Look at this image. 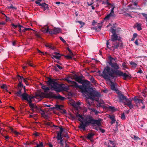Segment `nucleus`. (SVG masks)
<instances>
[{"instance_id":"obj_1","label":"nucleus","mask_w":147,"mask_h":147,"mask_svg":"<svg viewBox=\"0 0 147 147\" xmlns=\"http://www.w3.org/2000/svg\"><path fill=\"white\" fill-rule=\"evenodd\" d=\"M74 79L78 82L82 84L81 86H85V89H83V93H85L88 96L89 99L92 101L95 100L98 102L99 98L100 97V93L94 90L93 88L88 87V86L90 84V82L88 80H82V78L80 76H76Z\"/></svg>"},{"instance_id":"obj_2","label":"nucleus","mask_w":147,"mask_h":147,"mask_svg":"<svg viewBox=\"0 0 147 147\" xmlns=\"http://www.w3.org/2000/svg\"><path fill=\"white\" fill-rule=\"evenodd\" d=\"M105 79L110 80V78L112 79H115L117 77L123 76V79L126 80L129 77L131 78L130 76L126 73H123L120 70H115L111 69L109 66H107L102 71V74L101 75Z\"/></svg>"},{"instance_id":"obj_3","label":"nucleus","mask_w":147,"mask_h":147,"mask_svg":"<svg viewBox=\"0 0 147 147\" xmlns=\"http://www.w3.org/2000/svg\"><path fill=\"white\" fill-rule=\"evenodd\" d=\"M78 120L81 122L78 126L79 128L80 129H82L84 131L86 130V127L91 125L92 126H95L96 125L98 127H95L94 129L98 131L99 128L102 126L101 121L102 119H94L93 117L90 115H87L85 119L84 120V122L80 119L79 118Z\"/></svg>"},{"instance_id":"obj_4","label":"nucleus","mask_w":147,"mask_h":147,"mask_svg":"<svg viewBox=\"0 0 147 147\" xmlns=\"http://www.w3.org/2000/svg\"><path fill=\"white\" fill-rule=\"evenodd\" d=\"M111 32L112 33V35L111 37V40L113 42V46L112 47L113 48V50L115 49H118V47L120 46H122V44L119 42L120 39L119 37L116 33V30L114 29L113 28H111Z\"/></svg>"},{"instance_id":"obj_5","label":"nucleus","mask_w":147,"mask_h":147,"mask_svg":"<svg viewBox=\"0 0 147 147\" xmlns=\"http://www.w3.org/2000/svg\"><path fill=\"white\" fill-rule=\"evenodd\" d=\"M36 97H40L42 98L44 97L49 98H54L56 99H59L62 101L64 100L65 99L64 97L61 96L59 94L56 96L52 92H50L49 93L45 94L43 92H40L36 93Z\"/></svg>"},{"instance_id":"obj_6","label":"nucleus","mask_w":147,"mask_h":147,"mask_svg":"<svg viewBox=\"0 0 147 147\" xmlns=\"http://www.w3.org/2000/svg\"><path fill=\"white\" fill-rule=\"evenodd\" d=\"M46 84L49 86L51 87V90H55L58 92L61 91L60 85L56 82L55 80L49 78L48 81L46 82Z\"/></svg>"},{"instance_id":"obj_7","label":"nucleus","mask_w":147,"mask_h":147,"mask_svg":"<svg viewBox=\"0 0 147 147\" xmlns=\"http://www.w3.org/2000/svg\"><path fill=\"white\" fill-rule=\"evenodd\" d=\"M24 92L22 93L21 92V89L19 90L18 92H14V94L15 95L18 97H20L21 99H23V97H26L28 99L32 100L33 98V97L30 95H29L28 94L26 93L25 87H24Z\"/></svg>"},{"instance_id":"obj_8","label":"nucleus","mask_w":147,"mask_h":147,"mask_svg":"<svg viewBox=\"0 0 147 147\" xmlns=\"http://www.w3.org/2000/svg\"><path fill=\"white\" fill-rule=\"evenodd\" d=\"M60 129V131L57 132V136L56 138L58 141H59V143L60 144L61 146H63V137L62 136V133L65 131V129H63L61 127H59Z\"/></svg>"},{"instance_id":"obj_9","label":"nucleus","mask_w":147,"mask_h":147,"mask_svg":"<svg viewBox=\"0 0 147 147\" xmlns=\"http://www.w3.org/2000/svg\"><path fill=\"white\" fill-rule=\"evenodd\" d=\"M109 61L108 63L112 68L111 69L115 70H119V69H120L119 65L116 63L112 62V60L113 59L115 60V59L113 58L111 56L109 57Z\"/></svg>"},{"instance_id":"obj_10","label":"nucleus","mask_w":147,"mask_h":147,"mask_svg":"<svg viewBox=\"0 0 147 147\" xmlns=\"http://www.w3.org/2000/svg\"><path fill=\"white\" fill-rule=\"evenodd\" d=\"M69 83L71 84V86H74L76 88H78L81 90L82 92L83 93V89H85V86H81L78 85V84L76 82L71 80H67Z\"/></svg>"},{"instance_id":"obj_11","label":"nucleus","mask_w":147,"mask_h":147,"mask_svg":"<svg viewBox=\"0 0 147 147\" xmlns=\"http://www.w3.org/2000/svg\"><path fill=\"white\" fill-rule=\"evenodd\" d=\"M31 110L32 112V113H33L34 111H35L36 113H40V111H41L43 113H41L42 115L43 114H45V112L44 111H43L42 109L39 108L35 104L34 105V106L33 107V108H31Z\"/></svg>"},{"instance_id":"obj_12","label":"nucleus","mask_w":147,"mask_h":147,"mask_svg":"<svg viewBox=\"0 0 147 147\" xmlns=\"http://www.w3.org/2000/svg\"><path fill=\"white\" fill-rule=\"evenodd\" d=\"M61 29L60 28H54L52 30H51L49 32V33L51 34H57L61 32Z\"/></svg>"},{"instance_id":"obj_13","label":"nucleus","mask_w":147,"mask_h":147,"mask_svg":"<svg viewBox=\"0 0 147 147\" xmlns=\"http://www.w3.org/2000/svg\"><path fill=\"white\" fill-rule=\"evenodd\" d=\"M117 93L118 94L120 102H123V101H125L127 98L126 96H124L123 94H122L121 92L120 91H118Z\"/></svg>"},{"instance_id":"obj_14","label":"nucleus","mask_w":147,"mask_h":147,"mask_svg":"<svg viewBox=\"0 0 147 147\" xmlns=\"http://www.w3.org/2000/svg\"><path fill=\"white\" fill-rule=\"evenodd\" d=\"M115 8L114 7H113L111 9V11L110 13L107 15L104 18V20H107L109 19V18L111 16H115L114 14V9Z\"/></svg>"},{"instance_id":"obj_15","label":"nucleus","mask_w":147,"mask_h":147,"mask_svg":"<svg viewBox=\"0 0 147 147\" xmlns=\"http://www.w3.org/2000/svg\"><path fill=\"white\" fill-rule=\"evenodd\" d=\"M126 102H124V104L125 105H127V106L129 107L130 109H131L133 108L134 106L131 104V100L130 99H128L127 98L125 100Z\"/></svg>"},{"instance_id":"obj_16","label":"nucleus","mask_w":147,"mask_h":147,"mask_svg":"<svg viewBox=\"0 0 147 147\" xmlns=\"http://www.w3.org/2000/svg\"><path fill=\"white\" fill-rule=\"evenodd\" d=\"M18 80L19 81V83L18 85V87H16V88L18 90V91H16V92H18L21 89V92H22V87L24 89V86H23V85L22 83V81L20 80L19 79H18ZM15 91H14V92Z\"/></svg>"},{"instance_id":"obj_17","label":"nucleus","mask_w":147,"mask_h":147,"mask_svg":"<svg viewBox=\"0 0 147 147\" xmlns=\"http://www.w3.org/2000/svg\"><path fill=\"white\" fill-rule=\"evenodd\" d=\"M22 100H25L28 102V103L29 104V106L31 108H33L34 106V104L32 103V100L28 99L26 97H23V99H21Z\"/></svg>"},{"instance_id":"obj_18","label":"nucleus","mask_w":147,"mask_h":147,"mask_svg":"<svg viewBox=\"0 0 147 147\" xmlns=\"http://www.w3.org/2000/svg\"><path fill=\"white\" fill-rule=\"evenodd\" d=\"M111 83L110 86L112 90L115 91L117 93L119 91L117 88L115 87V84L113 82L111 81Z\"/></svg>"},{"instance_id":"obj_19","label":"nucleus","mask_w":147,"mask_h":147,"mask_svg":"<svg viewBox=\"0 0 147 147\" xmlns=\"http://www.w3.org/2000/svg\"><path fill=\"white\" fill-rule=\"evenodd\" d=\"M40 84L43 90L45 92H46L50 90L49 88L47 87L46 85L43 84L41 83Z\"/></svg>"},{"instance_id":"obj_20","label":"nucleus","mask_w":147,"mask_h":147,"mask_svg":"<svg viewBox=\"0 0 147 147\" xmlns=\"http://www.w3.org/2000/svg\"><path fill=\"white\" fill-rule=\"evenodd\" d=\"M134 99L137 105L138 103L140 104V103L143 104V103L144 102L143 100L137 98L136 97H134Z\"/></svg>"},{"instance_id":"obj_21","label":"nucleus","mask_w":147,"mask_h":147,"mask_svg":"<svg viewBox=\"0 0 147 147\" xmlns=\"http://www.w3.org/2000/svg\"><path fill=\"white\" fill-rule=\"evenodd\" d=\"M40 6H42V7L44 8L43 9L44 11H45L46 10H48L49 9L48 5L46 4L45 3H42V4H40Z\"/></svg>"},{"instance_id":"obj_22","label":"nucleus","mask_w":147,"mask_h":147,"mask_svg":"<svg viewBox=\"0 0 147 147\" xmlns=\"http://www.w3.org/2000/svg\"><path fill=\"white\" fill-rule=\"evenodd\" d=\"M102 26L97 25V26L94 27L93 28V29L95 30L96 31L98 32L100 31L101 29Z\"/></svg>"},{"instance_id":"obj_23","label":"nucleus","mask_w":147,"mask_h":147,"mask_svg":"<svg viewBox=\"0 0 147 147\" xmlns=\"http://www.w3.org/2000/svg\"><path fill=\"white\" fill-rule=\"evenodd\" d=\"M141 26V24H140L137 23L136 24V27L137 28V30L138 31H140L142 29Z\"/></svg>"},{"instance_id":"obj_24","label":"nucleus","mask_w":147,"mask_h":147,"mask_svg":"<svg viewBox=\"0 0 147 147\" xmlns=\"http://www.w3.org/2000/svg\"><path fill=\"white\" fill-rule=\"evenodd\" d=\"M34 32V34L35 36L38 38L42 39V38L41 37L40 35L36 31H34L33 30Z\"/></svg>"},{"instance_id":"obj_25","label":"nucleus","mask_w":147,"mask_h":147,"mask_svg":"<svg viewBox=\"0 0 147 147\" xmlns=\"http://www.w3.org/2000/svg\"><path fill=\"white\" fill-rule=\"evenodd\" d=\"M61 55H54L53 54L52 55V58L53 59H54V58H55L57 59H59L61 57Z\"/></svg>"},{"instance_id":"obj_26","label":"nucleus","mask_w":147,"mask_h":147,"mask_svg":"<svg viewBox=\"0 0 147 147\" xmlns=\"http://www.w3.org/2000/svg\"><path fill=\"white\" fill-rule=\"evenodd\" d=\"M76 118L77 117H79L81 119H82V120H84L83 121H82L83 122H84V120L85 119H84V117L82 116V115H80V114H79V113H77V114L76 115ZM86 117H87V116L85 118H86Z\"/></svg>"},{"instance_id":"obj_27","label":"nucleus","mask_w":147,"mask_h":147,"mask_svg":"<svg viewBox=\"0 0 147 147\" xmlns=\"http://www.w3.org/2000/svg\"><path fill=\"white\" fill-rule=\"evenodd\" d=\"M94 135V134L93 133H89L87 136L86 137V138L88 139H90L91 138H93V136Z\"/></svg>"},{"instance_id":"obj_28","label":"nucleus","mask_w":147,"mask_h":147,"mask_svg":"<svg viewBox=\"0 0 147 147\" xmlns=\"http://www.w3.org/2000/svg\"><path fill=\"white\" fill-rule=\"evenodd\" d=\"M89 109H90L91 110V111L94 112L96 115H97L98 113H99L98 111H97L94 108H89Z\"/></svg>"},{"instance_id":"obj_29","label":"nucleus","mask_w":147,"mask_h":147,"mask_svg":"<svg viewBox=\"0 0 147 147\" xmlns=\"http://www.w3.org/2000/svg\"><path fill=\"white\" fill-rule=\"evenodd\" d=\"M49 27L48 26H47V29H46V28L42 30V32L44 33H49V32L50 31H49Z\"/></svg>"},{"instance_id":"obj_30","label":"nucleus","mask_w":147,"mask_h":147,"mask_svg":"<svg viewBox=\"0 0 147 147\" xmlns=\"http://www.w3.org/2000/svg\"><path fill=\"white\" fill-rule=\"evenodd\" d=\"M46 47H49L52 49H54V47L52 45L49 44H46L45 45Z\"/></svg>"},{"instance_id":"obj_31","label":"nucleus","mask_w":147,"mask_h":147,"mask_svg":"<svg viewBox=\"0 0 147 147\" xmlns=\"http://www.w3.org/2000/svg\"><path fill=\"white\" fill-rule=\"evenodd\" d=\"M63 107V106L61 105H57L55 106V108L60 110L62 109V108Z\"/></svg>"},{"instance_id":"obj_32","label":"nucleus","mask_w":147,"mask_h":147,"mask_svg":"<svg viewBox=\"0 0 147 147\" xmlns=\"http://www.w3.org/2000/svg\"><path fill=\"white\" fill-rule=\"evenodd\" d=\"M1 88L2 89H5L7 92H8V90H7V87L6 85L3 84L1 86Z\"/></svg>"},{"instance_id":"obj_33","label":"nucleus","mask_w":147,"mask_h":147,"mask_svg":"<svg viewBox=\"0 0 147 147\" xmlns=\"http://www.w3.org/2000/svg\"><path fill=\"white\" fill-rule=\"evenodd\" d=\"M33 30L31 28H24V29L23 30H22V32H24L27 30Z\"/></svg>"},{"instance_id":"obj_34","label":"nucleus","mask_w":147,"mask_h":147,"mask_svg":"<svg viewBox=\"0 0 147 147\" xmlns=\"http://www.w3.org/2000/svg\"><path fill=\"white\" fill-rule=\"evenodd\" d=\"M109 109H111V110L113 111H116L117 110V109L114 107L109 106Z\"/></svg>"},{"instance_id":"obj_35","label":"nucleus","mask_w":147,"mask_h":147,"mask_svg":"<svg viewBox=\"0 0 147 147\" xmlns=\"http://www.w3.org/2000/svg\"><path fill=\"white\" fill-rule=\"evenodd\" d=\"M69 116L70 117L71 119L72 120L76 119V116H74V115L72 114H70L69 115Z\"/></svg>"},{"instance_id":"obj_36","label":"nucleus","mask_w":147,"mask_h":147,"mask_svg":"<svg viewBox=\"0 0 147 147\" xmlns=\"http://www.w3.org/2000/svg\"><path fill=\"white\" fill-rule=\"evenodd\" d=\"M45 124L46 125H48L49 126H50L51 127L53 126V124L52 123H51L50 122H46L45 123Z\"/></svg>"},{"instance_id":"obj_37","label":"nucleus","mask_w":147,"mask_h":147,"mask_svg":"<svg viewBox=\"0 0 147 147\" xmlns=\"http://www.w3.org/2000/svg\"><path fill=\"white\" fill-rule=\"evenodd\" d=\"M130 64L132 66V67H136L137 65L135 63L131 61L130 62Z\"/></svg>"},{"instance_id":"obj_38","label":"nucleus","mask_w":147,"mask_h":147,"mask_svg":"<svg viewBox=\"0 0 147 147\" xmlns=\"http://www.w3.org/2000/svg\"><path fill=\"white\" fill-rule=\"evenodd\" d=\"M91 81L94 84L96 83V81L94 79V78L93 77H91L90 79Z\"/></svg>"},{"instance_id":"obj_39","label":"nucleus","mask_w":147,"mask_h":147,"mask_svg":"<svg viewBox=\"0 0 147 147\" xmlns=\"http://www.w3.org/2000/svg\"><path fill=\"white\" fill-rule=\"evenodd\" d=\"M78 22L81 25V26L80 27L81 28L85 24V23L82 22V21H78Z\"/></svg>"},{"instance_id":"obj_40","label":"nucleus","mask_w":147,"mask_h":147,"mask_svg":"<svg viewBox=\"0 0 147 147\" xmlns=\"http://www.w3.org/2000/svg\"><path fill=\"white\" fill-rule=\"evenodd\" d=\"M109 142L110 143L112 144L113 147H115L116 144L115 143H114L113 141L112 140H109Z\"/></svg>"},{"instance_id":"obj_41","label":"nucleus","mask_w":147,"mask_h":147,"mask_svg":"<svg viewBox=\"0 0 147 147\" xmlns=\"http://www.w3.org/2000/svg\"><path fill=\"white\" fill-rule=\"evenodd\" d=\"M121 118L123 120H124L125 119V117L124 113H123L121 114Z\"/></svg>"},{"instance_id":"obj_42","label":"nucleus","mask_w":147,"mask_h":147,"mask_svg":"<svg viewBox=\"0 0 147 147\" xmlns=\"http://www.w3.org/2000/svg\"><path fill=\"white\" fill-rule=\"evenodd\" d=\"M43 146V144L42 142H41L39 144H37V146L36 147H42Z\"/></svg>"},{"instance_id":"obj_43","label":"nucleus","mask_w":147,"mask_h":147,"mask_svg":"<svg viewBox=\"0 0 147 147\" xmlns=\"http://www.w3.org/2000/svg\"><path fill=\"white\" fill-rule=\"evenodd\" d=\"M109 118H110L111 120H113L115 119V117L113 115H109Z\"/></svg>"},{"instance_id":"obj_44","label":"nucleus","mask_w":147,"mask_h":147,"mask_svg":"<svg viewBox=\"0 0 147 147\" xmlns=\"http://www.w3.org/2000/svg\"><path fill=\"white\" fill-rule=\"evenodd\" d=\"M65 58H66L67 59H72V57L70 55H65Z\"/></svg>"},{"instance_id":"obj_45","label":"nucleus","mask_w":147,"mask_h":147,"mask_svg":"<svg viewBox=\"0 0 147 147\" xmlns=\"http://www.w3.org/2000/svg\"><path fill=\"white\" fill-rule=\"evenodd\" d=\"M67 49L69 51V53H70V55H73V54L72 53V52L71 50L68 47H67Z\"/></svg>"},{"instance_id":"obj_46","label":"nucleus","mask_w":147,"mask_h":147,"mask_svg":"<svg viewBox=\"0 0 147 147\" xmlns=\"http://www.w3.org/2000/svg\"><path fill=\"white\" fill-rule=\"evenodd\" d=\"M99 130L102 133H104L105 132V130L104 129H102L101 127H100V128H99Z\"/></svg>"},{"instance_id":"obj_47","label":"nucleus","mask_w":147,"mask_h":147,"mask_svg":"<svg viewBox=\"0 0 147 147\" xmlns=\"http://www.w3.org/2000/svg\"><path fill=\"white\" fill-rule=\"evenodd\" d=\"M57 67L60 69L61 70L63 69V67L60 66L59 65L57 64L56 65Z\"/></svg>"},{"instance_id":"obj_48","label":"nucleus","mask_w":147,"mask_h":147,"mask_svg":"<svg viewBox=\"0 0 147 147\" xmlns=\"http://www.w3.org/2000/svg\"><path fill=\"white\" fill-rule=\"evenodd\" d=\"M63 137H65L67 139H68L69 138V136L67 134V133L66 132V134L64 135H63Z\"/></svg>"},{"instance_id":"obj_49","label":"nucleus","mask_w":147,"mask_h":147,"mask_svg":"<svg viewBox=\"0 0 147 147\" xmlns=\"http://www.w3.org/2000/svg\"><path fill=\"white\" fill-rule=\"evenodd\" d=\"M8 8L9 9H16V8H15L14 7L13 5H11L10 6H9V7H8Z\"/></svg>"},{"instance_id":"obj_50","label":"nucleus","mask_w":147,"mask_h":147,"mask_svg":"<svg viewBox=\"0 0 147 147\" xmlns=\"http://www.w3.org/2000/svg\"><path fill=\"white\" fill-rule=\"evenodd\" d=\"M37 52L38 53H39V54L40 55H42V54L43 55H44V53L41 51L40 50H39L38 49H37Z\"/></svg>"},{"instance_id":"obj_51","label":"nucleus","mask_w":147,"mask_h":147,"mask_svg":"<svg viewBox=\"0 0 147 147\" xmlns=\"http://www.w3.org/2000/svg\"><path fill=\"white\" fill-rule=\"evenodd\" d=\"M59 38L60 39V40H61L64 43H66V41L64 40V39L61 37H59Z\"/></svg>"},{"instance_id":"obj_52","label":"nucleus","mask_w":147,"mask_h":147,"mask_svg":"<svg viewBox=\"0 0 147 147\" xmlns=\"http://www.w3.org/2000/svg\"><path fill=\"white\" fill-rule=\"evenodd\" d=\"M127 66V65H126V63L125 62H123L122 63V66L123 67L126 68Z\"/></svg>"},{"instance_id":"obj_53","label":"nucleus","mask_w":147,"mask_h":147,"mask_svg":"<svg viewBox=\"0 0 147 147\" xmlns=\"http://www.w3.org/2000/svg\"><path fill=\"white\" fill-rule=\"evenodd\" d=\"M54 69L56 71H59V70L57 68V67L56 66V65H55V66H54Z\"/></svg>"},{"instance_id":"obj_54","label":"nucleus","mask_w":147,"mask_h":147,"mask_svg":"<svg viewBox=\"0 0 147 147\" xmlns=\"http://www.w3.org/2000/svg\"><path fill=\"white\" fill-rule=\"evenodd\" d=\"M141 14L144 16L145 17L146 19L147 18V14L144 13H141Z\"/></svg>"},{"instance_id":"obj_55","label":"nucleus","mask_w":147,"mask_h":147,"mask_svg":"<svg viewBox=\"0 0 147 147\" xmlns=\"http://www.w3.org/2000/svg\"><path fill=\"white\" fill-rule=\"evenodd\" d=\"M27 64H28L30 66L32 67H34V66H33L32 63H30V61H28L27 62Z\"/></svg>"},{"instance_id":"obj_56","label":"nucleus","mask_w":147,"mask_h":147,"mask_svg":"<svg viewBox=\"0 0 147 147\" xmlns=\"http://www.w3.org/2000/svg\"><path fill=\"white\" fill-rule=\"evenodd\" d=\"M24 80V82L25 83V84H26V85H28V82L26 80V79H24V80Z\"/></svg>"},{"instance_id":"obj_57","label":"nucleus","mask_w":147,"mask_h":147,"mask_svg":"<svg viewBox=\"0 0 147 147\" xmlns=\"http://www.w3.org/2000/svg\"><path fill=\"white\" fill-rule=\"evenodd\" d=\"M87 3L88 4V6H91L93 4V2H92L90 3H89L88 2H87Z\"/></svg>"},{"instance_id":"obj_58","label":"nucleus","mask_w":147,"mask_h":147,"mask_svg":"<svg viewBox=\"0 0 147 147\" xmlns=\"http://www.w3.org/2000/svg\"><path fill=\"white\" fill-rule=\"evenodd\" d=\"M138 36V34H137L136 33H134L133 34V37L135 38Z\"/></svg>"},{"instance_id":"obj_59","label":"nucleus","mask_w":147,"mask_h":147,"mask_svg":"<svg viewBox=\"0 0 147 147\" xmlns=\"http://www.w3.org/2000/svg\"><path fill=\"white\" fill-rule=\"evenodd\" d=\"M116 123H117V125H116V128H115V130H114V131H115V132H116L118 130V128H117V124L118 123V122H116Z\"/></svg>"},{"instance_id":"obj_60","label":"nucleus","mask_w":147,"mask_h":147,"mask_svg":"<svg viewBox=\"0 0 147 147\" xmlns=\"http://www.w3.org/2000/svg\"><path fill=\"white\" fill-rule=\"evenodd\" d=\"M109 0H106V4L109 5H111L112 4L111 3H109L108 2V1Z\"/></svg>"},{"instance_id":"obj_61","label":"nucleus","mask_w":147,"mask_h":147,"mask_svg":"<svg viewBox=\"0 0 147 147\" xmlns=\"http://www.w3.org/2000/svg\"><path fill=\"white\" fill-rule=\"evenodd\" d=\"M135 44L137 45H139V44H138V40L137 39H136L135 41Z\"/></svg>"},{"instance_id":"obj_62","label":"nucleus","mask_w":147,"mask_h":147,"mask_svg":"<svg viewBox=\"0 0 147 147\" xmlns=\"http://www.w3.org/2000/svg\"><path fill=\"white\" fill-rule=\"evenodd\" d=\"M35 3L38 4L39 6H40V4H42V3H40V2H39L38 1H36L35 2Z\"/></svg>"},{"instance_id":"obj_63","label":"nucleus","mask_w":147,"mask_h":147,"mask_svg":"<svg viewBox=\"0 0 147 147\" xmlns=\"http://www.w3.org/2000/svg\"><path fill=\"white\" fill-rule=\"evenodd\" d=\"M14 133L17 136L18 135L20 134L18 132L15 131L14 132Z\"/></svg>"},{"instance_id":"obj_64","label":"nucleus","mask_w":147,"mask_h":147,"mask_svg":"<svg viewBox=\"0 0 147 147\" xmlns=\"http://www.w3.org/2000/svg\"><path fill=\"white\" fill-rule=\"evenodd\" d=\"M76 104V105H75V106H76V105L77 106H79L80 105V103L79 102H77Z\"/></svg>"}]
</instances>
